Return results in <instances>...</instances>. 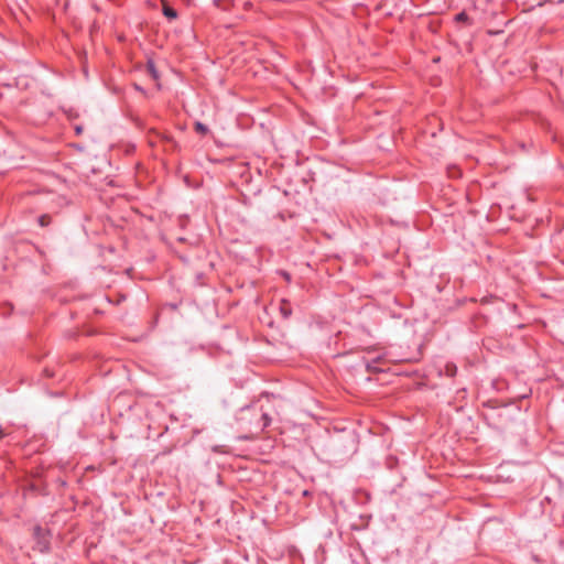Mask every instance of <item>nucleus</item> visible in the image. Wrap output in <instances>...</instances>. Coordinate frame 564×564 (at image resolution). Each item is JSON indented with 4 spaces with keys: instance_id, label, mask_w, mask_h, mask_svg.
<instances>
[{
    "instance_id": "nucleus-8",
    "label": "nucleus",
    "mask_w": 564,
    "mask_h": 564,
    "mask_svg": "<svg viewBox=\"0 0 564 564\" xmlns=\"http://www.w3.org/2000/svg\"><path fill=\"white\" fill-rule=\"evenodd\" d=\"M455 370H456V368H455V367H453V368H449V367H448V371H451V372H449L451 375H454Z\"/></svg>"
},
{
    "instance_id": "nucleus-2",
    "label": "nucleus",
    "mask_w": 564,
    "mask_h": 564,
    "mask_svg": "<svg viewBox=\"0 0 564 564\" xmlns=\"http://www.w3.org/2000/svg\"><path fill=\"white\" fill-rule=\"evenodd\" d=\"M147 70L149 73V75L152 77L153 80H158L159 79V73L154 66V63L152 61H149L148 64H147Z\"/></svg>"
},
{
    "instance_id": "nucleus-1",
    "label": "nucleus",
    "mask_w": 564,
    "mask_h": 564,
    "mask_svg": "<svg viewBox=\"0 0 564 564\" xmlns=\"http://www.w3.org/2000/svg\"><path fill=\"white\" fill-rule=\"evenodd\" d=\"M163 14L166 18L172 19V20L176 19V17H177L176 11L173 8L169 7L165 1H163Z\"/></svg>"
},
{
    "instance_id": "nucleus-6",
    "label": "nucleus",
    "mask_w": 564,
    "mask_h": 564,
    "mask_svg": "<svg viewBox=\"0 0 564 564\" xmlns=\"http://www.w3.org/2000/svg\"><path fill=\"white\" fill-rule=\"evenodd\" d=\"M50 223V217L46 216V215H43L41 218H40V225L41 226H45Z\"/></svg>"
},
{
    "instance_id": "nucleus-5",
    "label": "nucleus",
    "mask_w": 564,
    "mask_h": 564,
    "mask_svg": "<svg viewBox=\"0 0 564 564\" xmlns=\"http://www.w3.org/2000/svg\"><path fill=\"white\" fill-rule=\"evenodd\" d=\"M456 21L458 22H466L468 20V17L465 12H460L456 15Z\"/></svg>"
},
{
    "instance_id": "nucleus-3",
    "label": "nucleus",
    "mask_w": 564,
    "mask_h": 564,
    "mask_svg": "<svg viewBox=\"0 0 564 564\" xmlns=\"http://www.w3.org/2000/svg\"><path fill=\"white\" fill-rule=\"evenodd\" d=\"M280 310L285 318H288L291 315V308L289 307V304L285 301H282Z\"/></svg>"
},
{
    "instance_id": "nucleus-7",
    "label": "nucleus",
    "mask_w": 564,
    "mask_h": 564,
    "mask_svg": "<svg viewBox=\"0 0 564 564\" xmlns=\"http://www.w3.org/2000/svg\"><path fill=\"white\" fill-rule=\"evenodd\" d=\"M262 417H263V420H264L263 426H267V425L269 424V421H270V420H269V417H268V415H267V414H263V416H262Z\"/></svg>"
},
{
    "instance_id": "nucleus-4",
    "label": "nucleus",
    "mask_w": 564,
    "mask_h": 564,
    "mask_svg": "<svg viewBox=\"0 0 564 564\" xmlns=\"http://www.w3.org/2000/svg\"><path fill=\"white\" fill-rule=\"evenodd\" d=\"M195 130H196V132H198L203 135L208 132V128L205 124H203L202 122L195 123Z\"/></svg>"
}]
</instances>
